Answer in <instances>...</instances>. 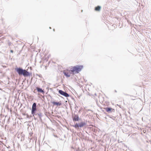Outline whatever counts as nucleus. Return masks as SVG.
Returning <instances> with one entry per match:
<instances>
[{
    "label": "nucleus",
    "instance_id": "f257e3e1",
    "mask_svg": "<svg viewBox=\"0 0 151 151\" xmlns=\"http://www.w3.org/2000/svg\"><path fill=\"white\" fill-rule=\"evenodd\" d=\"M82 65H77L71 68V73L72 74L78 73L83 69Z\"/></svg>",
    "mask_w": 151,
    "mask_h": 151
},
{
    "label": "nucleus",
    "instance_id": "f03ea898",
    "mask_svg": "<svg viewBox=\"0 0 151 151\" xmlns=\"http://www.w3.org/2000/svg\"><path fill=\"white\" fill-rule=\"evenodd\" d=\"M16 71L19 75L23 74L24 76H28L29 75L28 72L24 70H23L20 68H17L16 69Z\"/></svg>",
    "mask_w": 151,
    "mask_h": 151
},
{
    "label": "nucleus",
    "instance_id": "7ed1b4c3",
    "mask_svg": "<svg viewBox=\"0 0 151 151\" xmlns=\"http://www.w3.org/2000/svg\"><path fill=\"white\" fill-rule=\"evenodd\" d=\"M63 73L64 75L67 77H69L70 76V74H72L71 73V69L70 70H64Z\"/></svg>",
    "mask_w": 151,
    "mask_h": 151
},
{
    "label": "nucleus",
    "instance_id": "20e7f679",
    "mask_svg": "<svg viewBox=\"0 0 151 151\" xmlns=\"http://www.w3.org/2000/svg\"><path fill=\"white\" fill-rule=\"evenodd\" d=\"M59 93L62 95H63L66 97H68L69 96V95L67 93L61 90L59 91Z\"/></svg>",
    "mask_w": 151,
    "mask_h": 151
},
{
    "label": "nucleus",
    "instance_id": "39448f33",
    "mask_svg": "<svg viewBox=\"0 0 151 151\" xmlns=\"http://www.w3.org/2000/svg\"><path fill=\"white\" fill-rule=\"evenodd\" d=\"M36 104L35 103H34L33 104L32 110V114H34L36 110Z\"/></svg>",
    "mask_w": 151,
    "mask_h": 151
},
{
    "label": "nucleus",
    "instance_id": "423d86ee",
    "mask_svg": "<svg viewBox=\"0 0 151 151\" xmlns=\"http://www.w3.org/2000/svg\"><path fill=\"white\" fill-rule=\"evenodd\" d=\"M104 109H105L106 111L107 112H110L112 111H114V109H112L111 108H104Z\"/></svg>",
    "mask_w": 151,
    "mask_h": 151
},
{
    "label": "nucleus",
    "instance_id": "0eeeda50",
    "mask_svg": "<svg viewBox=\"0 0 151 151\" xmlns=\"http://www.w3.org/2000/svg\"><path fill=\"white\" fill-rule=\"evenodd\" d=\"M73 119L74 121H78L79 120V117L78 115H76L73 117Z\"/></svg>",
    "mask_w": 151,
    "mask_h": 151
},
{
    "label": "nucleus",
    "instance_id": "6e6552de",
    "mask_svg": "<svg viewBox=\"0 0 151 151\" xmlns=\"http://www.w3.org/2000/svg\"><path fill=\"white\" fill-rule=\"evenodd\" d=\"M52 103L53 104V105H56V106H60L61 105V103L60 101L57 102L55 101H53L52 102Z\"/></svg>",
    "mask_w": 151,
    "mask_h": 151
},
{
    "label": "nucleus",
    "instance_id": "1a4fd4ad",
    "mask_svg": "<svg viewBox=\"0 0 151 151\" xmlns=\"http://www.w3.org/2000/svg\"><path fill=\"white\" fill-rule=\"evenodd\" d=\"M86 124V123L85 122H81V123L79 124V126L80 127H82L85 125Z\"/></svg>",
    "mask_w": 151,
    "mask_h": 151
},
{
    "label": "nucleus",
    "instance_id": "9d476101",
    "mask_svg": "<svg viewBox=\"0 0 151 151\" xmlns=\"http://www.w3.org/2000/svg\"><path fill=\"white\" fill-rule=\"evenodd\" d=\"M37 89L38 92H40L41 93H44V91L42 90V89L39 88L37 87Z\"/></svg>",
    "mask_w": 151,
    "mask_h": 151
},
{
    "label": "nucleus",
    "instance_id": "9b49d317",
    "mask_svg": "<svg viewBox=\"0 0 151 151\" xmlns=\"http://www.w3.org/2000/svg\"><path fill=\"white\" fill-rule=\"evenodd\" d=\"M101 9V7L99 6H98L95 8V10L96 11H99Z\"/></svg>",
    "mask_w": 151,
    "mask_h": 151
},
{
    "label": "nucleus",
    "instance_id": "f8f14e48",
    "mask_svg": "<svg viewBox=\"0 0 151 151\" xmlns=\"http://www.w3.org/2000/svg\"><path fill=\"white\" fill-rule=\"evenodd\" d=\"M74 127L75 128H77L79 126V125H78L77 124H75V125L74 126Z\"/></svg>",
    "mask_w": 151,
    "mask_h": 151
},
{
    "label": "nucleus",
    "instance_id": "ddd939ff",
    "mask_svg": "<svg viewBox=\"0 0 151 151\" xmlns=\"http://www.w3.org/2000/svg\"><path fill=\"white\" fill-rule=\"evenodd\" d=\"M10 52L12 53H13V50H11Z\"/></svg>",
    "mask_w": 151,
    "mask_h": 151
}]
</instances>
